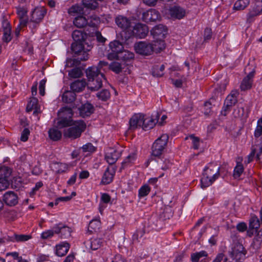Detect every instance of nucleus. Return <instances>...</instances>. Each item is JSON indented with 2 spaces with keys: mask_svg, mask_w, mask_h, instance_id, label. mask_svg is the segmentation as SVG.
<instances>
[{
  "mask_svg": "<svg viewBox=\"0 0 262 262\" xmlns=\"http://www.w3.org/2000/svg\"><path fill=\"white\" fill-rule=\"evenodd\" d=\"M220 169L217 164L213 163H210L207 166L205 167L201 180L202 188L209 186L219 178Z\"/></svg>",
  "mask_w": 262,
  "mask_h": 262,
  "instance_id": "1",
  "label": "nucleus"
},
{
  "mask_svg": "<svg viewBox=\"0 0 262 262\" xmlns=\"http://www.w3.org/2000/svg\"><path fill=\"white\" fill-rule=\"evenodd\" d=\"M116 25L122 29L121 33L122 40L125 44L129 45L131 42V21L129 19L122 15H118L115 18Z\"/></svg>",
  "mask_w": 262,
  "mask_h": 262,
  "instance_id": "2",
  "label": "nucleus"
},
{
  "mask_svg": "<svg viewBox=\"0 0 262 262\" xmlns=\"http://www.w3.org/2000/svg\"><path fill=\"white\" fill-rule=\"evenodd\" d=\"M86 127V125L84 121H75L72 126L64 130L63 135L66 138L76 139L81 136L82 133L85 130Z\"/></svg>",
  "mask_w": 262,
  "mask_h": 262,
  "instance_id": "3",
  "label": "nucleus"
},
{
  "mask_svg": "<svg viewBox=\"0 0 262 262\" xmlns=\"http://www.w3.org/2000/svg\"><path fill=\"white\" fill-rule=\"evenodd\" d=\"M84 42H74L71 45V49L75 56H80L78 57L80 60L86 61L89 58V52L91 49V47L88 46V48L85 49L84 46Z\"/></svg>",
  "mask_w": 262,
  "mask_h": 262,
  "instance_id": "4",
  "label": "nucleus"
},
{
  "mask_svg": "<svg viewBox=\"0 0 262 262\" xmlns=\"http://www.w3.org/2000/svg\"><path fill=\"white\" fill-rule=\"evenodd\" d=\"M168 139L169 136L167 134H163L155 141L152 146L153 156L159 157L162 155L163 150L167 145Z\"/></svg>",
  "mask_w": 262,
  "mask_h": 262,
  "instance_id": "5",
  "label": "nucleus"
},
{
  "mask_svg": "<svg viewBox=\"0 0 262 262\" xmlns=\"http://www.w3.org/2000/svg\"><path fill=\"white\" fill-rule=\"evenodd\" d=\"M95 22H93L92 20L89 21L86 18L83 16L80 15L75 18L73 21L74 25L77 28H83L87 25L91 27H94L96 26V23L99 21V18L97 16L92 17Z\"/></svg>",
  "mask_w": 262,
  "mask_h": 262,
  "instance_id": "6",
  "label": "nucleus"
},
{
  "mask_svg": "<svg viewBox=\"0 0 262 262\" xmlns=\"http://www.w3.org/2000/svg\"><path fill=\"white\" fill-rule=\"evenodd\" d=\"M238 93L236 91L233 92L229 95L226 98L224 105L222 111V114L224 116H226L227 112L229 111L231 107L234 105L237 102V95Z\"/></svg>",
  "mask_w": 262,
  "mask_h": 262,
  "instance_id": "7",
  "label": "nucleus"
},
{
  "mask_svg": "<svg viewBox=\"0 0 262 262\" xmlns=\"http://www.w3.org/2000/svg\"><path fill=\"white\" fill-rule=\"evenodd\" d=\"M148 32V28L146 25L138 23L132 29V36L138 38H143L147 36Z\"/></svg>",
  "mask_w": 262,
  "mask_h": 262,
  "instance_id": "8",
  "label": "nucleus"
},
{
  "mask_svg": "<svg viewBox=\"0 0 262 262\" xmlns=\"http://www.w3.org/2000/svg\"><path fill=\"white\" fill-rule=\"evenodd\" d=\"M134 49L136 52L142 55H149L152 53L150 43H147L145 41H139L134 45Z\"/></svg>",
  "mask_w": 262,
  "mask_h": 262,
  "instance_id": "9",
  "label": "nucleus"
},
{
  "mask_svg": "<svg viewBox=\"0 0 262 262\" xmlns=\"http://www.w3.org/2000/svg\"><path fill=\"white\" fill-rule=\"evenodd\" d=\"M53 229H55V233L59 234L61 238H67L71 236V229L62 223L55 225Z\"/></svg>",
  "mask_w": 262,
  "mask_h": 262,
  "instance_id": "10",
  "label": "nucleus"
},
{
  "mask_svg": "<svg viewBox=\"0 0 262 262\" xmlns=\"http://www.w3.org/2000/svg\"><path fill=\"white\" fill-rule=\"evenodd\" d=\"M150 33L154 38L163 39L167 33V29L163 25L159 24L151 29Z\"/></svg>",
  "mask_w": 262,
  "mask_h": 262,
  "instance_id": "11",
  "label": "nucleus"
},
{
  "mask_svg": "<svg viewBox=\"0 0 262 262\" xmlns=\"http://www.w3.org/2000/svg\"><path fill=\"white\" fill-rule=\"evenodd\" d=\"M160 18V13L155 9H150L142 13V19L146 23L156 21Z\"/></svg>",
  "mask_w": 262,
  "mask_h": 262,
  "instance_id": "12",
  "label": "nucleus"
},
{
  "mask_svg": "<svg viewBox=\"0 0 262 262\" xmlns=\"http://www.w3.org/2000/svg\"><path fill=\"white\" fill-rule=\"evenodd\" d=\"M16 14L19 19V25L21 27H26L28 23V10L27 8L18 6L16 7Z\"/></svg>",
  "mask_w": 262,
  "mask_h": 262,
  "instance_id": "13",
  "label": "nucleus"
},
{
  "mask_svg": "<svg viewBox=\"0 0 262 262\" xmlns=\"http://www.w3.org/2000/svg\"><path fill=\"white\" fill-rule=\"evenodd\" d=\"M255 72V69L253 68L252 71H250L243 79L240 86L242 91H246L252 88L253 78L254 77Z\"/></svg>",
  "mask_w": 262,
  "mask_h": 262,
  "instance_id": "14",
  "label": "nucleus"
},
{
  "mask_svg": "<svg viewBox=\"0 0 262 262\" xmlns=\"http://www.w3.org/2000/svg\"><path fill=\"white\" fill-rule=\"evenodd\" d=\"M120 156L121 152L120 151L110 148L105 154V159L111 166H114L113 164L116 163Z\"/></svg>",
  "mask_w": 262,
  "mask_h": 262,
  "instance_id": "15",
  "label": "nucleus"
},
{
  "mask_svg": "<svg viewBox=\"0 0 262 262\" xmlns=\"http://www.w3.org/2000/svg\"><path fill=\"white\" fill-rule=\"evenodd\" d=\"M47 13V10L43 7L35 8L32 12L31 19L33 21L40 23Z\"/></svg>",
  "mask_w": 262,
  "mask_h": 262,
  "instance_id": "16",
  "label": "nucleus"
},
{
  "mask_svg": "<svg viewBox=\"0 0 262 262\" xmlns=\"http://www.w3.org/2000/svg\"><path fill=\"white\" fill-rule=\"evenodd\" d=\"M104 79V75L98 76L93 79L88 80V87L92 91H98L102 86V79Z\"/></svg>",
  "mask_w": 262,
  "mask_h": 262,
  "instance_id": "17",
  "label": "nucleus"
},
{
  "mask_svg": "<svg viewBox=\"0 0 262 262\" xmlns=\"http://www.w3.org/2000/svg\"><path fill=\"white\" fill-rule=\"evenodd\" d=\"M116 171L114 166H110L105 171L101 180V183L103 184H110L113 179Z\"/></svg>",
  "mask_w": 262,
  "mask_h": 262,
  "instance_id": "18",
  "label": "nucleus"
},
{
  "mask_svg": "<svg viewBox=\"0 0 262 262\" xmlns=\"http://www.w3.org/2000/svg\"><path fill=\"white\" fill-rule=\"evenodd\" d=\"M144 117L145 115L142 113H135L132 116V130L142 128Z\"/></svg>",
  "mask_w": 262,
  "mask_h": 262,
  "instance_id": "19",
  "label": "nucleus"
},
{
  "mask_svg": "<svg viewBox=\"0 0 262 262\" xmlns=\"http://www.w3.org/2000/svg\"><path fill=\"white\" fill-rule=\"evenodd\" d=\"M80 116L83 118L89 117L94 112V107L89 103L86 102L82 104L79 108Z\"/></svg>",
  "mask_w": 262,
  "mask_h": 262,
  "instance_id": "20",
  "label": "nucleus"
},
{
  "mask_svg": "<svg viewBox=\"0 0 262 262\" xmlns=\"http://www.w3.org/2000/svg\"><path fill=\"white\" fill-rule=\"evenodd\" d=\"M3 200L7 205L13 206L17 204L18 197L13 191H9L4 194Z\"/></svg>",
  "mask_w": 262,
  "mask_h": 262,
  "instance_id": "21",
  "label": "nucleus"
},
{
  "mask_svg": "<svg viewBox=\"0 0 262 262\" xmlns=\"http://www.w3.org/2000/svg\"><path fill=\"white\" fill-rule=\"evenodd\" d=\"M160 114L157 112L155 115V119L154 118V116L150 118H145L142 128L145 130H148L152 128L156 125V122L158 121Z\"/></svg>",
  "mask_w": 262,
  "mask_h": 262,
  "instance_id": "22",
  "label": "nucleus"
},
{
  "mask_svg": "<svg viewBox=\"0 0 262 262\" xmlns=\"http://www.w3.org/2000/svg\"><path fill=\"white\" fill-rule=\"evenodd\" d=\"M73 123V120L65 117V116H58L55 120V126L59 128H62L67 126H70Z\"/></svg>",
  "mask_w": 262,
  "mask_h": 262,
  "instance_id": "23",
  "label": "nucleus"
},
{
  "mask_svg": "<svg viewBox=\"0 0 262 262\" xmlns=\"http://www.w3.org/2000/svg\"><path fill=\"white\" fill-rule=\"evenodd\" d=\"M170 14L172 17L181 19L185 14V10L181 7L174 6L170 9Z\"/></svg>",
  "mask_w": 262,
  "mask_h": 262,
  "instance_id": "24",
  "label": "nucleus"
},
{
  "mask_svg": "<svg viewBox=\"0 0 262 262\" xmlns=\"http://www.w3.org/2000/svg\"><path fill=\"white\" fill-rule=\"evenodd\" d=\"M122 41L124 43L123 45L118 40H114L113 41L111 42L109 44V47L110 49L111 50V51L119 53L123 49L125 48H129L127 46H129L130 43L127 45L126 44H125L124 40Z\"/></svg>",
  "mask_w": 262,
  "mask_h": 262,
  "instance_id": "25",
  "label": "nucleus"
},
{
  "mask_svg": "<svg viewBox=\"0 0 262 262\" xmlns=\"http://www.w3.org/2000/svg\"><path fill=\"white\" fill-rule=\"evenodd\" d=\"M86 74L88 80L93 79L97 78L99 75H103V74L100 72L99 68L95 66L89 67L86 70Z\"/></svg>",
  "mask_w": 262,
  "mask_h": 262,
  "instance_id": "26",
  "label": "nucleus"
},
{
  "mask_svg": "<svg viewBox=\"0 0 262 262\" xmlns=\"http://www.w3.org/2000/svg\"><path fill=\"white\" fill-rule=\"evenodd\" d=\"M152 43H150L151 47L152 53L155 52L156 53L160 52L165 48V42L163 39H159L155 38Z\"/></svg>",
  "mask_w": 262,
  "mask_h": 262,
  "instance_id": "27",
  "label": "nucleus"
},
{
  "mask_svg": "<svg viewBox=\"0 0 262 262\" xmlns=\"http://www.w3.org/2000/svg\"><path fill=\"white\" fill-rule=\"evenodd\" d=\"M86 85V82L84 80H77L71 84V89L74 92H80L82 91Z\"/></svg>",
  "mask_w": 262,
  "mask_h": 262,
  "instance_id": "28",
  "label": "nucleus"
},
{
  "mask_svg": "<svg viewBox=\"0 0 262 262\" xmlns=\"http://www.w3.org/2000/svg\"><path fill=\"white\" fill-rule=\"evenodd\" d=\"M34 110L33 114H36L38 113V100L35 97H32L30 99V101L28 102L26 111L27 112H31Z\"/></svg>",
  "mask_w": 262,
  "mask_h": 262,
  "instance_id": "29",
  "label": "nucleus"
},
{
  "mask_svg": "<svg viewBox=\"0 0 262 262\" xmlns=\"http://www.w3.org/2000/svg\"><path fill=\"white\" fill-rule=\"evenodd\" d=\"M70 248V245L68 243H64L62 244L56 246V254L58 256H63L68 252Z\"/></svg>",
  "mask_w": 262,
  "mask_h": 262,
  "instance_id": "30",
  "label": "nucleus"
},
{
  "mask_svg": "<svg viewBox=\"0 0 262 262\" xmlns=\"http://www.w3.org/2000/svg\"><path fill=\"white\" fill-rule=\"evenodd\" d=\"M86 34L81 30H75L72 33V38L75 42H84Z\"/></svg>",
  "mask_w": 262,
  "mask_h": 262,
  "instance_id": "31",
  "label": "nucleus"
},
{
  "mask_svg": "<svg viewBox=\"0 0 262 262\" xmlns=\"http://www.w3.org/2000/svg\"><path fill=\"white\" fill-rule=\"evenodd\" d=\"M76 99V94L74 91H66L62 96L63 102L67 103H70L75 101Z\"/></svg>",
  "mask_w": 262,
  "mask_h": 262,
  "instance_id": "32",
  "label": "nucleus"
},
{
  "mask_svg": "<svg viewBox=\"0 0 262 262\" xmlns=\"http://www.w3.org/2000/svg\"><path fill=\"white\" fill-rule=\"evenodd\" d=\"M100 224L101 223L98 220H92L89 223L88 228V232L92 234L94 232H96L99 230L100 227Z\"/></svg>",
  "mask_w": 262,
  "mask_h": 262,
  "instance_id": "33",
  "label": "nucleus"
},
{
  "mask_svg": "<svg viewBox=\"0 0 262 262\" xmlns=\"http://www.w3.org/2000/svg\"><path fill=\"white\" fill-rule=\"evenodd\" d=\"M73 115L72 109L68 106L62 107L58 112V116H65V117L70 119H72Z\"/></svg>",
  "mask_w": 262,
  "mask_h": 262,
  "instance_id": "34",
  "label": "nucleus"
},
{
  "mask_svg": "<svg viewBox=\"0 0 262 262\" xmlns=\"http://www.w3.org/2000/svg\"><path fill=\"white\" fill-rule=\"evenodd\" d=\"M48 134L50 138L53 141H58L62 136L61 132L54 128L50 129Z\"/></svg>",
  "mask_w": 262,
  "mask_h": 262,
  "instance_id": "35",
  "label": "nucleus"
},
{
  "mask_svg": "<svg viewBox=\"0 0 262 262\" xmlns=\"http://www.w3.org/2000/svg\"><path fill=\"white\" fill-rule=\"evenodd\" d=\"M249 4V0H238L234 3L233 8L236 10H242L245 9Z\"/></svg>",
  "mask_w": 262,
  "mask_h": 262,
  "instance_id": "36",
  "label": "nucleus"
},
{
  "mask_svg": "<svg viewBox=\"0 0 262 262\" xmlns=\"http://www.w3.org/2000/svg\"><path fill=\"white\" fill-rule=\"evenodd\" d=\"M260 227V221L255 215L251 216L249 221V228L257 230Z\"/></svg>",
  "mask_w": 262,
  "mask_h": 262,
  "instance_id": "37",
  "label": "nucleus"
},
{
  "mask_svg": "<svg viewBox=\"0 0 262 262\" xmlns=\"http://www.w3.org/2000/svg\"><path fill=\"white\" fill-rule=\"evenodd\" d=\"M97 0H83L82 4L84 7L91 10H95L98 7Z\"/></svg>",
  "mask_w": 262,
  "mask_h": 262,
  "instance_id": "38",
  "label": "nucleus"
},
{
  "mask_svg": "<svg viewBox=\"0 0 262 262\" xmlns=\"http://www.w3.org/2000/svg\"><path fill=\"white\" fill-rule=\"evenodd\" d=\"M68 13L71 15H75V14H83V9L78 5H74L69 9Z\"/></svg>",
  "mask_w": 262,
  "mask_h": 262,
  "instance_id": "39",
  "label": "nucleus"
},
{
  "mask_svg": "<svg viewBox=\"0 0 262 262\" xmlns=\"http://www.w3.org/2000/svg\"><path fill=\"white\" fill-rule=\"evenodd\" d=\"M208 254L205 251H201L199 252L192 253L191 255V260L192 262H199L200 259L203 257H207Z\"/></svg>",
  "mask_w": 262,
  "mask_h": 262,
  "instance_id": "40",
  "label": "nucleus"
},
{
  "mask_svg": "<svg viewBox=\"0 0 262 262\" xmlns=\"http://www.w3.org/2000/svg\"><path fill=\"white\" fill-rule=\"evenodd\" d=\"M119 59L125 62L131 59V53L128 49H123L119 53Z\"/></svg>",
  "mask_w": 262,
  "mask_h": 262,
  "instance_id": "41",
  "label": "nucleus"
},
{
  "mask_svg": "<svg viewBox=\"0 0 262 262\" xmlns=\"http://www.w3.org/2000/svg\"><path fill=\"white\" fill-rule=\"evenodd\" d=\"M102 239L98 238H91L90 247L93 250H96L99 249L102 245Z\"/></svg>",
  "mask_w": 262,
  "mask_h": 262,
  "instance_id": "42",
  "label": "nucleus"
},
{
  "mask_svg": "<svg viewBox=\"0 0 262 262\" xmlns=\"http://www.w3.org/2000/svg\"><path fill=\"white\" fill-rule=\"evenodd\" d=\"M32 236L30 235L17 234L14 233L15 242H24L31 239Z\"/></svg>",
  "mask_w": 262,
  "mask_h": 262,
  "instance_id": "43",
  "label": "nucleus"
},
{
  "mask_svg": "<svg viewBox=\"0 0 262 262\" xmlns=\"http://www.w3.org/2000/svg\"><path fill=\"white\" fill-rule=\"evenodd\" d=\"M109 69L115 73L118 74L122 71V67L120 63L114 61L109 65Z\"/></svg>",
  "mask_w": 262,
  "mask_h": 262,
  "instance_id": "44",
  "label": "nucleus"
},
{
  "mask_svg": "<svg viewBox=\"0 0 262 262\" xmlns=\"http://www.w3.org/2000/svg\"><path fill=\"white\" fill-rule=\"evenodd\" d=\"M9 177H0V191H3L8 188L9 186Z\"/></svg>",
  "mask_w": 262,
  "mask_h": 262,
  "instance_id": "45",
  "label": "nucleus"
},
{
  "mask_svg": "<svg viewBox=\"0 0 262 262\" xmlns=\"http://www.w3.org/2000/svg\"><path fill=\"white\" fill-rule=\"evenodd\" d=\"M244 167L242 164L237 163L236 166L234 168L233 172V177L234 178L237 179L239 178L241 174L243 172Z\"/></svg>",
  "mask_w": 262,
  "mask_h": 262,
  "instance_id": "46",
  "label": "nucleus"
},
{
  "mask_svg": "<svg viewBox=\"0 0 262 262\" xmlns=\"http://www.w3.org/2000/svg\"><path fill=\"white\" fill-rule=\"evenodd\" d=\"M97 96L99 99L102 101H106L110 97V93L107 90L104 89L100 92L98 93Z\"/></svg>",
  "mask_w": 262,
  "mask_h": 262,
  "instance_id": "47",
  "label": "nucleus"
},
{
  "mask_svg": "<svg viewBox=\"0 0 262 262\" xmlns=\"http://www.w3.org/2000/svg\"><path fill=\"white\" fill-rule=\"evenodd\" d=\"M82 75V72L80 68H74L69 72V75L74 78H79Z\"/></svg>",
  "mask_w": 262,
  "mask_h": 262,
  "instance_id": "48",
  "label": "nucleus"
},
{
  "mask_svg": "<svg viewBox=\"0 0 262 262\" xmlns=\"http://www.w3.org/2000/svg\"><path fill=\"white\" fill-rule=\"evenodd\" d=\"M81 149L84 152H94L96 150V148L91 143H88L83 145Z\"/></svg>",
  "mask_w": 262,
  "mask_h": 262,
  "instance_id": "49",
  "label": "nucleus"
},
{
  "mask_svg": "<svg viewBox=\"0 0 262 262\" xmlns=\"http://www.w3.org/2000/svg\"><path fill=\"white\" fill-rule=\"evenodd\" d=\"M172 215V210L170 207H165L162 213L160 214L161 217L164 220L169 219Z\"/></svg>",
  "mask_w": 262,
  "mask_h": 262,
  "instance_id": "50",
  "label": "nucleus"
},
{
  "mask_svg": "<svg viewBox=\"0 0 262 262\" xmlns=\"http://www.w3.org/2000/svg\"><path fill=\"white\" fill-rule=\"evenodd\" d=\"M80 61L78 58L77 59L68 58L66 61V67H72L80 64Z\"/></svg>",
  "mask_w": 262,
  "mask_h": 262,
  "instance_id": "51",
  "label": "nucleus"
},
{
  "mask_svg": "<svg viewBox=\"0 0 262 262\" xmlns=\"http://www.w3.org/2000/svg\"><path fill=\"white\" fill-rule=\"evenodd\" d=\"M262 134V119H260L257 121V126L254 132V136L258 138Z\"/></svg>",
  "mask_w": 262,
  "mask_h": 262,
  "instance_id": "52",
  "label": "nucleus"
},
{
  "mask_svg": "<svg viewBox=\"0 0 262 262\" xmlns=\"http://www.w3.org/2000/svg\"><path fill=\"white\" fill-rule=\"evenodd\" d=\"M150 189L147 185H144L139 190V196L144 197L146 196L150 192Z\"/></svg>",
  "mask_w": 262,
  "mask_h": 262,
  "instance_id": "53",
  "label": "nucleus"
},
{
  "mask_svg": "<svg viewBox=\"0 0 262 262\" xmlns=\"http://www.w3.org/2000/svg\"><path fill=\"white\" fill-rule=\"evenodd\" d=\"M11 173V171L8 167L3 166L0 168V177H9Z\"/></svg>",
  "mask_w": 262,
  "mask_h": 262,
  "instance_id": "54",
  "label": "nucleus"
},
{
  "mask_svg": "<svg viewBox=\"0 0 262 262\" xmlns=\"http://www.w3.org/2000/svg\"><path fill=\"white\" fill-rule=\"evenodd\" d=\"M54 234H55V229L53 228V230H48L43 232L41 233V237L42 239H46L53 237Z\"/></svg>",
  "mask_w": 262,
  "mask_h": 262,
  "instance_id": "55",
  "label": "nucleus"
},
{
  "mask_svg": "<svg viewBox=\"0 0 262 262\" xmlns=\"http://www.w3.org/2000/svg\"><path fill=\"white\" fill-rule=\"evenodd\" d=\"M212 32L211 28H205L204 33V41H207L208 40L211 39L212 37Z\"/></svg>",
  "mask_w": 262,
  "mask_h": 262,
  "instance_id": "56",
  "label": "nucleus"
},
{
  "mask_svg": "<svg viewBox=\"0 0 262 262\" xmlns=\"http://www.w3.org/2000/svg\"><path fill=\"white\" fill-rule=\"evenodd\" d=\"M3 32V41L6 42H9L12 39L11 35V30H4Z\"/></svg>",
  "mask_w": 262,
  "mask_h": 262,
  "instance_id": "57",
  "label": "nucleus"
},
{
  "mask_svg": "<svg viewBox=\"0 0 262 262\" xmlns=\"http://www.w3.org/2000/svg\"><path fill=\"white\" fill-rule=\"evenodd\" d=\"M30 132L28 128H25L21 133L20 140L23 142H26L28 139V137Z\"/></svg>",
  "mask_w": 262,
  "mask_h": 262,
  "instance_id": "58",
  "label": "nucleus"
},
{
  "mask_svg": "<svg viewBox=\"0 0 262 262\" xmlns=\"http://www.w3.org/2000/svg\"><path fill=\"white\" fill-rule=\"evenodd\" d=\"M151 73L154 77H160L164 75L163 72H160L158 65H156L153 67Z\"/></svg>",
  "mask_w": 262,
  "mask_h": 262,
  "instance_id": "59",
  "label": "nucleus"
},
{
  "mask_svg": "<svg viewBox=\"0 0 262 262\" xmlns=\"http://www.w3.org/2000/svg\"><path fill=\"white\" fill-rule=\"evenodd\" d=\"M46 79H42L39 82V94L41 96H44L45 94V84L46 83Z\"/></svg>",
  "mask_w": 262,
  "mask_h": 262,
  "instance_id": "60",
  "label": "nucleus"
},
{
  "mask_svg": "<svg viewBox=\"0 0 262 262\" xmlns=\"http://www.w3.org/2000/svg\"><path fill=\"white\" fill-rule=\"evenodd\" d=\"M190 138L192 139L193 148L195 149H198L200 145L199 138L194 136L193 135L190 136Z\"/></svg>",
  "mask_w": 262,
  "mask_h": 262,
  "instance_id": "61",
  "label": "nucleus"
},
{
  "mask_svg": "<svg viewBox=\"0 0 262 262\" xmlns=\"http://www.w3.org/2000/svg\"><path fill=\"white\" fill-rule=\"evenodd\" d=\"M244 109L243 107L239 108L234 110L233 115L235 117L239 118L242 117L244 116Z\"/></svg>",
  "mask_w": 262,
  "mask_h": 262,
  "instance_id": "62",
  "label": "nucleus"
},
{
  "mask_svg": "<svg viewBox=\"0 0 262 262\" xmlns=\"http://www.w3.org/2000/svg\"><path fill=\"white\" fill-rule=\"evenodd\" d=\"M39 24L40 23L37 21H33V20H31V19H30V20L29 21H28L27 23L29 27L32 30V32H34V30H35L37 28V27L39 26Z\"/></svg>",
  "mask_w": 262,
  "mask_h": 262,
  "instance_id": "63",
  "label": "nucleus"
},
{
  "mask_svg": "<svg viewBox=\"0 0 262 262\" xmlns=\"http://www.w3.org/2000/svg\"><path fill=\"white\" fill-rule=\"evenodd\" d=\"M253 10L259 14L262 12V1H257L256 2Z\"/></svg>",
  "mask_w": 262,
  "mask_h": 262,
  "instance_id": "64",
  "label": "nucleus"
}]
</instances>
